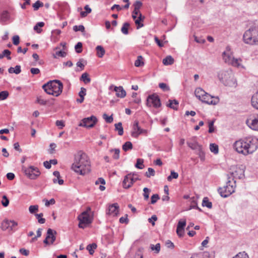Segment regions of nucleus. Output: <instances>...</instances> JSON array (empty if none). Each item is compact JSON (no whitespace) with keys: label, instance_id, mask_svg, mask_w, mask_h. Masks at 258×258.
Listing matches in <instances>:
<instances>
[{"label":"nucleus","instance_id":"1","mask_svg":"<svg viewBox=\"0 0 258 258\" xmlns=\"http://www.w3.org/2000/svg\"><path fill=\"white\" fill-rule=\"evenodd\" d=\"M71 168L75 172L84 175L90 170V163L86 154L82 151H79L74 156V162Z\"/></svg>","mask_w":258,"mask_h":258},{"label":"nucleus","instance_id":"2","mask_svg":"<svg viewBox=\"0 0 258 258\" xmlns=\"http://www.w3.org/2000/svg\"><path fill=\"white\" fill-rule=\"evenodd\" d=\"M234 148L239 153L244 155L252 154L258 148L257 139L245 138L236 141L234 144Z\"/></svg>","mask_w":258,"mask_h":258},{"label":"nucleus","instance_id":"3","mask_svg":"<svg viewBox=\"0 0 258 258\" xmlns=\"http://www.w3.org/2000/svg\"><path fill=\"white\" fill-rule=\"evenodd\" d=\"M63 86L59 80H54L44 84L42 88L47 94L57 97L62 93Z\"/></svg>","mask_w":258,"mask_h":258},{"label":"nucleus","instance_id":"4","mask_svg":"<svg viewBox=\"0 0 258 258\" xmlns=\"http://www.w3.org/2000/svg\"><path fill=\"white\" fill-rule=\"evenodd\" d=\"M218 77L224 85L229 87H236V80L231 70L221 71L219 72Z\"/></svg>","mask_w":258,"mask_h":258},{"label":"nucleus","instance_id":"5","mask_svg":"<svg viewBox=\"0 0 258 258\" xmlns=\"http://www.w3.org/2000/svg\"><path fill=\"white\" fill-rule=\"evenodd\" d=\"M243 39L245 43L249 44L258 42V27H251L246 30L243 35Z\"/></svg>","mask_w":258,"mask_h":258},{"label":"nucleus","instance_id":"6","mask_svg":"<svg viewBox=\"0 0 258 258\" xmlns=\"http://www.w3.org/2000/svg\"><path fill=\"white\" fill-rule=\"evenodd\" d=\"M227 178L226 185L218 189V192L223 198H227L231 195L235 191L236 187V180H234L233 183L231 184V177L229 174H227Z\"/></svg>","mask_w":258,"mask_h":258},{"label":"nucleus","instance_id":"7","mask_svg":"<svg viewBox=\"0 0 258 258\" xmlns=\"http://www.w3.org/2000/svg\"><path fill=\"white\" fill-rule=\"evenodd\" d=\"M245 167L244 166L241 165L239 166H236L233 167L230 170L232 171L230 172L229 176L231 177V179L234 181L236 178L243 179L244 178V171Z\"/></svg>","mask_w":258,"mask_h":258},{"label":"nucleus","instance_id":"8","mask_svg":"<svg viewBox=\"0 0 258 258\" xmlns=\"http://www.w3.org/2000/svg\"><path fill=\"white\" fill-rule=\"evenodd\" d=\"M146 105L148 107H154L155 108H159L161 106L160 99L156 94L149 95L146 99Z\"/></svg>","mask_w":258,"mask_h":258},{"label":"nucleus","instance_id":"9","mask_svg":"<svg viewBox=\"0 0 258 258\" xmlns=\"http://www.w3.org/2000/svg\"><path fill=\"white\" fill-rule=\"evenodd\" d=\"M78 219L79 221L78 226L80 228L84 229L86 226L91 223L92 221L87 211L83 212L79 215Z\"/></svg>","mask_w":258,"mask_h":258},{"label":"nucleus","instance_id":"10","mask_svg":"<svg viewBox=\"0 0 258 258\" xmlns=\"http://www.w3.org/2000/svg\"><path fill=\"white\" fill-rule=\"evenodd\" d=\"M97 121L96 117L92 115L90 117L83 118L79 123V126L86 128H92L95 126Z\"/></svg>","mask_w":258,"mask_h":258},{"label":"nucleus","instance_id":"11","mask_svg":"<svg viewBox=\"0 0 258 258\" xmlns=\"http://www.w3.org/2000/svg\"><path fill=\"white\" fill-rule=\"evenodd\" d=\"M23 170L25 174L31 179H36L40 174L39 169L33 166H30Z\"/></svg>","mask_w":258,"mask_h":258},{"label":"nucleus","instance_id":"12","mask_svg":"<svg viewBox=\"0 0 258 258\" xmlns=\"http://www.w3.org/2000/svg\"><path fill=\"white\" fill-rule=\"evenodd\" d=\"M135 174L132 173L128 174L124 176L122 182L123 187L126 189L129 188L137 180H140L138 177H134Z\"/></svg>","mask_w":258,"mask_h":258},{"label":"nucleus","instance_id":"13","mask_svg":"<svg viewBox=\"0 0 258 258\" xmlns=\"http://www.w3.org/2000/svg\"><path fill=\"white\" fill-rule=\"evenodd\" d=\"M201 101L208 104L216 105L219 103V99L218 97H213L206 92Z\"/></svg>","mask_w":258,"mask_h":258},{"label":"nucleus","instance_id":"14","mask_svg":"<svg viewBox=\"0 0 258 258\" xmlns=\"http://www.w3.org/2000/svg\"><path fill=\"white\" fill-rule=\"evenodd\" d=\"M133 131L132 132V136L137 138L141 134L147 133V131L142 129L139 125L138 121L136 120L133 125Z\"/></svg>","mask_w":258,"mask_h":258},{"label":"nucleus","instance_id":"15","mask_svg":"<svg viewBox=\"0 0 258 258\" xmlns=\"http://www.w3.org/2000/svg\"><path fill=\"white\" fill-rule=\"evenodd\" d=\"M185 226V219L180 220L178 221L176 228V233L179 237H182L183 236L184 234V227Z\"/></svg>","mask_w":258,"mask_h":258},{"label":"nucleus","instance_id":"16","mask_svg":"<svg viewBox=\"0 0 258 258\" xmlns=\"http://www.w3.org/2000/svg\"><path fill=\"white\" fill-rule=\"evenodd\" d=\"M119 206L117 203H114L109 206L107 214L111 215L113 216H116L118 213Z\"/></svg>","mask_w":258,"mask_h":258},{"label":"nucleus","instance_id":"17","mask_svg":"<svg viewBox=\"0 0 258 258\" xmlns=\"http://www.w3.org/2000/svg\"><path fill=\"white\" fill-rule=\"evenodd\" d=\"M57 232L55 230L51 228H48L47 231V238L50 239V244H53L56 240V235Z\"/></svg>","mask_w":258,"mask_h":258},{"label":"nucleus","instance_id":"18","mask_svg":"<svg viewBox=\"0 0 258 258\" xmlns=\"http://www.w3.org/2000/svg\"><path fill=\"white\" fill-rule=\"evenodd\" d=\"M114 91L116 92V95L118 97L122 98L126 96V92L122 86L114 87Z\"/></svg>","mask_w":258,"mask_h":258},{"label":"nucleus","instance_id":"19","mask_svg":"<svg viewBox=\"0 0 258 258\" xmlns=\"http://www.w3.org/2000/svg\"><path fill=\"white\" fill-rule=\"evenodd\" d=\"M145 18V16H143L142 14H140V16H139L138 18L135 21V23L137 25V29H139L144 26L143 22Z\"/></svg>","mask_w":258,"mask_h":258},{"label":"nucleus","instance_id":"20","mask_svg":"<svg viewBox=\"0 0 258 258\" xmlns=\"http://www.w3.org/2000/svg\"><path fill=\"white\" fill-rule=\"evenodd\" d=\"M169 103L167 104V106L174 110L178 109V101L177 100H169Z\"/></svg>","mask_w":258,"mask_h":258},{"label":"nucleus","instance_id":"21","mask_svg":"<svg viewBox=\"0 0 258 258\" xmlns=\"http://www.w3.org/2000/svg\"><path fill=\"white\" fill-rule=\"evenodd\" d=\"M251 102L252 106L258 110V91L252 96Z\"/></svg>","mask_w":258,"mask_h":258},{"label":"nucleus","instance_id":"22","mask_svg":"<svg viewBox=\"0 0 258 258\" xmlns=\"http://www.w3.org/2000/svg\"><path fill=\"white\" fill-rule=\"evenodd\" d=\"M86 89L83 87L81 88V91L79 93V95L80 96V98H78L77 99V102L79 103H81L84 101V96L86 94Z\"/></svg>","mask_w":258,"mask_h":258},{"label":"nucleus","instance_id":"23","mask_svg":"<svg viewBox=\"0 0 258 258\" xmlns=\"http://www.w3.org/2000/svg\"><path fill=\"white\" fill-rule=\"evenodd\" d=\"M206 92L201 88H198L195 90V94L197 98L200 100L203 97L204 95H205Z\"/></svg>","mask_w":258,"mask_h":258},{"label":"nucleus","instance_id":"24","mask_svg":"<svg viewBox=\"0 0 258 258\" xmlns=\"http://www.w3.org/2000/svg\"><path fill=\"white\" fill-rule=\"evenodd\" d=\"M196 153L199 155L201 160L204 161L205 159V153L201 145L196 150Z\"/></svg>","mask_w":258,"mask_h":258},{"label":"nucleus","instance_id":"25","mask_svg":"<svg viewBox=\"0 0 258 258\" xmlns=\"http://www.w3.org/2000/svg\"><path fill=\"white\" fill-rule=\"evenodd\" d=\"M97 55L99 58H102L105 54V51L104 48L101 45H98L96 47Z\"/></svg>","mask_w":258,"mask_h":258},{"label":"nucleus","instance_id":"26","mask_svg":"<svg viewBox=\"0 0 258 258\" xmlns=\"http://www.w3.org/2000/svg\"><path fill=\"white\" fill-rule=\"evenodd\" d=\"M210 254L208 252L205 251L203 253H194L192 255L190 258H206L209 257Z\"/></svg>","mask_w":258,"mask_h":258},{"label":"nucleus","instance_id":"27","mask_svg":"<svg viewBox=\"0 0 258 258\" xmlns=\"http://www.w3.org/2000/svg\"><path fill=\"white\" fill-rule=\"evenodd\" d=\"M162 62L165 66L171 65L174 63V59L171 56L168 55L163 59Z\"/></svg>","mask_w":258,"mask_h":258},{"label":"nucleus","instance_id":"28","mask_svg":"<svg viewBox=\"0 0 258 258\" xmlns=\"http://www.w3.org/2000/svg\"><path fill=\"white\" fill-rule=\"evenodd\" d=\"M11 221L9 220H5L2 223L1 228L3 230L5 231L7 229H10Z\"/></svg>","mask_w":258,"mask_h":258},{"label":"nucleus","instance_id":"29","mask_svg":"<svg viewBox=\"0 0 258 258\" xmlns=\"http://www.w3.org/2000/svg\"><path fill=\"white\" fill-rule=\"evenodd\" d=\"M150 248L155 253L157 254L160 251V244L159 243H157L156 245L151 244L150 245Z\"/></svg>","mask_w":258,"mask_h":258},{"label":"nucleus","instance_id":"30","mask_svg":"<svg viewBox=\"0 0 258 258\" xmlns=\"http://www.w3.org/2000/svg\"><path fill=\"white\" fill-rule=\"evenodd\" d=\"M249 127L253 130L258 131V117L251 120Z\"/></svg>","mask_w":258,"mask_h":258},{"label":"nucleus","instance_id":"31","mask_svg":"<svg viewBox=\"0 0 258 258\" xmlns=\"http://www.w3.org/2000/svg\"><path fill=\"white\" fill-rule=\"evenodd\" d=\"M188 146L192 150H197L198 148L201 146L198 143L195 141L193 142H187Z\"/></svg>","mask_w":258,"mask_h":258},{"label":"nucleus","instance_id":"32","mask_svg":"<svg viewBox=\"0 0 258 258\" xmlns=\"http://www.w3.org/2000/svg\"><path fill=\"white\" fill-rule=\"evenodd\" d=\"M223 58L226 63H230L233 57L229 53L224 52L222 54Z\"/></svg>","mask_w":258,"mask_h":258},{"label":"nucleus","instance_id":"33","mask_svg":"<svg viewBox=\"0 0 258 258\" xmlns=\"http://www.w3.org/2000/svg\"><path fill=\"white\" fill-rule=\"evenodd\" d=\"M115 130L118 131V134L119 136H121L123 134V128L122 126L121 122H119L115 124Z\"/></svg>","mask_w":258,"mask_h":258},{"label":"nucleus","instance_id":"34","mask_svg":"<svg viewBox=\"0 0 258 258\" xmlns=\"http://www.w3.org/2000/svg\"><path fill=\"white\" fill-rule=\"evenodd\" d=\"M44 26V23L43 22H38L33 28L34 30L36 31L38 33H40L42 31V29L40 28Z\"/></svg>","mask_w":258,"mask_h":258},{"label":"nucleus","instance_id":"35","mask_svg":"<svg viewBox=\"0 0 258 258\" xmlns=\"http://www.w3.org/2000/svg\"><path fill=\"white\" fill-rule=\"evenodd\" d=\"M11 52V51L8 49H5L2 53L0 54V59H2L4 58V57L6 56L8 59L10 60L11 59V57L10 56Z\"/></svg>","mask_w":258,"mask_h":258},{"label":"nucleus","instance_id":"36","mask_svg":"<svg viewBox=\"0 0 258 258\" xmlns=\"http://www.w3.org/2000/svg\"><path fill=\"white\" fill-rule=\"evenodd\" d=\"M130 26V24L128 22H125L123 23V26L121 29V32L127 35L128 34V28Z\"/></svg>","mask_w":258,"mask_h":258},{"label":"nucleus","instance_id":"37","mask_svg":"<svg viewBox=\"0 0 258 258\" xmlns=\"http://www.w3.org/2000/svg\"><path fill=\"white\" fill-rule=\"evenodd\" d=\"M202 206L211 209L212 207V203L209 201V199L207 197H205L203 200Z\"/></svg>","mask_w":258,"mask_h":258},{"label":"nucleus","instance_id":"38","mask_svg":"<svg viewBox=\"0 0 258 258\" xmlns=\"http://www.w3.org/2000/svg\"><path fill=\"white\" fill-rule=\"evenodd\" d=\"M143 58L141 55H139L137 57V59L135 62V66L136 67H140L144 64L143 61Z\"/></svg>","mask_w":258,"mask_h":258},{"label":"nucleus","instance_id":"39","mask_svg":"<svg viewBox=\"0 0 258 258\" xmlns=\"http://www.w3.org/2000/svg\"><path fill=\"white\" fill-rule=\"evenodd\" d=\"M80 80L83 81L85 84L89 83L91 81L89 75L87 73H83L82 75Z\"/></svg>","mask_w":258,"mask_h":258},{"label":"nucleus","instance_id":"40","mask_svg":"<svg viewBox=\"0 0 258 258\" xmlns=\"http://www.w3.org/2000/svg\"><path fill=\"white\" fill-rule=\"evenodd\" d=\"M9 18V15L8 11H4L1 16V20L2 22H5L7 21Z\"/></svg>","mask_w":258,"mask_h":258},{"label":"nucleus","instance_id":"41","mask_svg":"<svg viewBox=\"0 0 258 258\" xmlns=\"http://www.w3.org/2000/svg\"><path fill=\"white\" fill-rule=\"evenodd\" d=\"M132 149H133V145H132V143L130 141L126 142L122 145V149L124 151H127V150H131Z\"/></svg>","mask_w":258,"mask_h":258},{"label":"nucleus","instance_id":"42","mask_svg":"<svg viewBox=\"0 0 258 258\" xmlns=\"http://www.w3.org/2000/svg\"><path fill=\"white\" fill-rule=\"evenodd\" d=\"M97 247V245L95 243L90 244L87 245V249L89 251L90 254H93L94 252V249Z\"/></svg>","mask_w":258,"mask_h":258},{"label":"nucleus","instance_id":"43","mask_svg":"<svg viewBox=\"0 0 258 258\" xmlns=\"http://www.w3.org/2000/svg\"><path fill=\"white\" fill-rule=\"evenodd\" d=\"M210 149L212 152L214 153L215 154L218 153V152H219L218 146L215 144H210Z\"/></svg>","mask_w":258,"mask_h":258},{"label":"nucleus","instance_id":"44","mask_svg":"<svg viewBox=\"0 0 258 258\" xmlns=\"http://www.w3.org/2000/svg\"><path fill=\"white\" fill-rule=\"evenodd\" d=\"M144 160L142 159L138 158L137 160V163L135 165V167L138 169H142L144 168V165L143 164Z\"/></svg>","mask_w":258,"mask_h":258},{"label":"nucleus","instance_id":"45","mask_svg":"<svg viewBox=\"0 0 258 258\" xmlns=\"http://www.w3.org/2000/svg\"><path fill=\"white\" fill-rule=\"evenodd\" d=\"M32 6L34 11H37L40 7L43 6V3L40 1H37Z\"/></svg>","mask_w":258,"mask_h":258},{"label":"nucleus","instance_id":"46","mask_svg":"<svg viewBox=\"0 0 258 258\" xmlns=\"http://www.w3.org/2000/svg\"><path fill=\"white\" fill-rule=\"evenodd\" d=\"M35 216H36V218L37 219L38 222L40 224H43L45 223V219L44 218H42V216H43V213H41L40 214H36L35 215Z\"/></svg>","mask_w":258,"mask_h":258},{"label":"nucleus","instance_id":"47","mask_svg":"<svg viewBox=\"0 0 258 258\" xmlns=\"http://www.w3.org/2000/svg\"><path fill=\"white\" fill-rule=\"evenodd\" d=\"M110 152H114V155H113V159H114L115 160L119 159V153H120V150L119 149H111L110 150Z\"/></svg>","mask_w":258,"mask_h":258},{"label":"nucleus","instance_id":"48","mask_svg":"<svg viewBox=\"0 0 258 258\" xmlns=\"http://www.w3.org/2000/svg\"><path fill=\"white\" fill-rule=\"evenodd\" d=\"M178 177V174L174 171H171L170 175L167 177L168 181H170L172 179H177Z\"/></svg>","mask_w":258,"mask_h":258},{"label":"nucleus","instance_id":"49","mask_svg":"<svg viewBox=\"0 0 258 258\" xmlns=\"http://www.w3.org/2000/svg\"><path fill=\"white\" fill-rule=\"evenodd\" d=\"M2 198H3V200L1 202V203L4 207H7V206H8V205L9 204V203H10L9 200L6 195H4L2 197Z\"/></svg>","mask_w":258,"mask_h":258},{"label":"nucleus","instance_id":"50","mask_svg":"<svg viewBox=\"0 0 258 258\" xmlns=\"http://www.w3.org/2000/svg\"><path fill=\"white\" fill-rule=\"evenodd\" d=\"M9 93L7 91L0 92V100H4L9 96Z\"/></svg>","mask_w":258,"mask_h":258},{"label":"nucleus","instance_id":"51","mask_svg":"<svg viewBox=\"0 0 258 258\" xmlns=\"http://www.w3.org/2000/svg\"><path fill=\"white\" fill-rule=\"evenodd\" d=\"M103 118L108 123H111L113 120L112 115L108 116L106 113L103 114Z\"/></svg>","mask_w":258,"mask_h":258},{"label":"nucleus","instance_id":"52","mask_svg":"<svg viewBox=\"0 0 258 258\" xmlns=\"http://www.w3.org/2000/svg\"><path fill=\"white\" fill-rule=\"evenodd\" d=\"M82 43L81 42H79L76 44L75 48L77 53H80L82 52Z\"/></svg>","mask_w":258,"mask_h":258},{"label":"nucleus","instance_id":"53","mask_svg":"<svg viewBox=\"0 0 258 258\" xmlns=\"http://www.w3.org/2000/svg\"><path fill=\"white\" fill-rule=\"evenodd\" d=\"M151 190L147 188V187H144L143 189V196L145 200H148L149 198V192H150Z\"/></svg>","mask_w":258,"mask_h":258},{"label":"nucleus","instance_id":"54","mask_svg":"<svg viewBox=\"0 0 258 258\" xmlns=\"http://www.w3.org/2000/svg\"><path fill=\"white\" fill-rule=\"evenodd\" d=\"M73 30L75 32L80 31L82 32H84L85 31V27L82 25L79 26L75 25L73 27Z\"/></svg>","mask_w":258,"mask_h":258},{"label":"nucleus","instance_id":"55","mask_svg":"<svg viewBox=\"0 0 258 258\" xmlns=\"http://www.w3.org/2000/svg\"><path fill=\"white\" fill-rule=\"evenodd\" d=\"M239 61H241V59H238L233 57L232 59L231 60L229 64H231L232 66L234 67H238L240 66V63L239 62Z\"/></svg>","mask_w":258,"mask_h":258},{"label":"nucleus","instance_id":"56","mask_svg":"<svg viewBox=\"0 0 258 258\" xmlns=\"http://www.w3.org/2000/svg\"><path fill=\"white\" fill-rule=\"evenodd\" d=\"M233 258H249V257L245 251H243L239 252Z\"/></svg>","mask_w":258,"mask_h":258},{"label":"nucleus","instance_id":"57","mask_svg":"<svg viewBox=\"0 0 258 258\" xmlns=\"http://www.w3.org/2000/svg\"><path fill=\"white\" fill-rule=\"evenodd\" d=\"M36 102L42 105H45L47 101L42 99L41 96H39L37 97Z\"/></svg>","mask_w":258,"mask_h":258},{"label":"nucleus","instance_id":"58","mask_svg":"<svg viewBox=\"0 0 258 258\" xmlns=\"http://www.w3.org/2000/svg\"><path fill=\"white\" fill-rule=\"evenodd\" d=\"M159 87L160 88L162 89L164 91H168L170 90V88L166 84L164 83H161L159 84Z\"/></svg>","mask_w":258,"mask_h":258},{"label":"nucleus","instance_id":"59","mask_svg":"<svg viewBox=\"0 0 258 258\" xmlns=\"http://www.w3.org/2000/svg\"><path fill=\"white\" fill-rule=\"evenodd\" d=\"M38 210V206L37 205H32L29 208V211L30 213L34 214Z\"/></svg>","mask_w":258,"mask_h":258},{"label":"nucleus","instance_id":"60","mask_svg":"<svg viewBox=\"0 0 258 258\" xmlns=\"http://www.w3.org/2000/svg\"><path fill=\"white\" fill-rule=\"evenodd\" d=\"M148 172H147L145 174L147 177H150L151 176H153L155 175V172L154 169L150 167L148 169Z\"/></svg>","mask_w":258,"mask_h":258},{"label":"nucleus","instance_id":"61","mask_svg":"<svg viewBox=\"0 0 258 258\" xmlns=\"http://www.w3.org/2000/svg\"><path fill=\"white\" fill-rule=\"evenodd\" d=\"M214 120L210 121L209 122V130L208 132L209 133H212L214 132L215 128L214 126Z\"/></svg>","mask_w":258,"mask_h":258},{"label":"nucleus","instance_id":"62","mask_svg":"<svg viewBox=\"0 0 258 258\" xmlns=\"http://www.w3.org/2000/svg\"><path fill=\"white\" fill-rule=\"evenodd\" d=\"M160 199L159 196L158 194H154L151 198V204H155L157 200Z\"/></svg>","mask_w":258,"mask_h":258},{"label":"nucleus","instance_id":"63","mask_svg":"<svg viewBox=\"0 0 258 258\" xmlns=\"http://www.w3.org/2000/svg\"><path fill=\"white\" fill-rule=\"evenodd\" d=\"M43 201H44L45 202V205L46 207H48L50 205H53V204H55V202L54 199H51L50 200H46V199H44Z\"/></svg>","mask_w":258,"mask_h":258},{"label":"nucleus","instance_id":"64","mask_svg":"<svg viewBox=\"0 0 258 258\" xmlns=\"http://www.w3.org/2000/svg\"><path fill=\"white\" fill-rule=\"evenodd\" d=\"M11 224H10V230L11 231H16V229H15V227L18 225V223L14 220H10Z\"/></svg>","mask_w":258,"mask_h":258}]
</instances>
